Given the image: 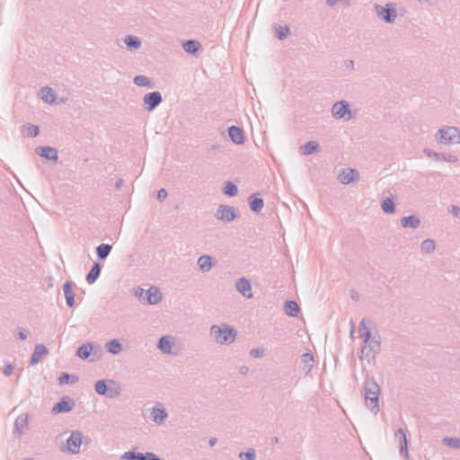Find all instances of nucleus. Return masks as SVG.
I'll list each match as a JSON object with an SVG mask.
<instances>
[{"instance_id":"nucleus-1","label":"nucleus","mask_w":460,"mask_h":460,"mask_svg":"<svg viewBox=\"0 0 460 460\" xmlns=\"http://www.w3.org/2000/svg\"><path fill=\"white\" fill-rule=\"evenodd\" d=\"M365 404L374 414L379 411L380 387L373 377L367 376L364 382Z\"/></svg>"},{"instance_id":"nucleus-2","label":"nucleus","mask_w":460,"mask_h":460,"mask_svg":"<svg viewBox=\"0 0 460 460\" xmlns=\"http://www.w3.org/2000/svg\"><path fill=\"white\" fill-rule=\"evenodd\" d=\"M94 390L97 394L113 399L121 393V387L119 383L113 379H101L94 384Z\"/></svg>"},{"instance_id":"nucleus-3","label":"nucleus","mask_w":460,"mask_h":460,"mask_svg":"<svg viewBox=\"0 0 460 460\" xmlns=\"http://www.w3.org/2000/svg\"><path fill=\"white\" fill-rule=\"evenodd\" d=\"M210 335L218 344L233 343L236 337V331L228 324H222L221 326L212 325Z\"/></svg>"},{"instance_id":"nucleus-4","label":"nucleus","mask_w":460,"mask_h":460,"mask_svg":"<svg viewBox=\"0 0 460 460\" xmlns=\"http://www.w3.org/2000/svg\"><path fill=\"white\" fill-rule=\"evenodd\" d=\"M134 295L141 303L147 305H156L162 300V293L156 287H150L146 290L137 287L134 290Z\"/></svg>"},{"instance_id":"nucleus-5","label":"nucleus","mask_w":460,"mask_h":460,"mask_svg":"<svg viewBox=\"0 0 460 460\" xmlns=\"http://www.w3.org/2000/svg\"><path fill=\"white\" fill-rule=\"evenodd\" d=\"M375 329L374 323L371 321H367L363 318L359 323L358 331L360 333V337L363 339L364 345H367L369 342L374 343L375 345H380L381 340L379 336L372 335V330Z\"/></svg>"},{"instance_id":"nucleus-6","label":"nucleus","mask_w":460,"mask_h":460,"mask_svg":"<svg viewBox=\"0 0 460 460\" xmlns=\"http://www.w3.org/2000/svg\"><path fill=\"white\" fill-rule=\"evenodd\" d=\"M459 134V128L456 127H445L440 128L436 134V140L443 145H452L456 143V138Z\"/></svg>"},{"instance_id":"nucleus-7","label":"nucleus","mask_w":460,"mask_h":460,"mask_svg":"<svg viewBox=\"0 0 460 460\" xmlns=\"http://www.w3.org/2000/svg\"><path fill=\"white\" fill-rule=\"evenodd\" d=\"M375 11L377 17L387 23H393L397 17L396 10L391 3L386 4L385 6L376 4Z\"/></svg>"},{"instance_id":"nucleus-8","label":"nucleus","mask_w":460,"mask_h":460,"mask_svg":"<svg viewBox=\"0 0 460 460\" xmlns=\"http://www.w3.org/2000/svg\"><path fill=\"white\" fill-rule=\"evenodd\" d=\"M102 347H78L75 355L80 358H89L91 362L98 361L102 357Z\"/></svg>"},{"instance_id":"nucleus-9","label":"nucleus","mask_w":460,"mask_h":460,"mask_svg":"<svg viewBox=\"0 0 460 460\" xmlns=\"http://www.w3.org/2000/svg\"><path fill=\"white\" fill-rule=\"evenodd\" d=\"M332 114L335 119L349 120L351 119V111L347 101L336 102L332 108Z\"/></svg>"},{"instance_id":"nucleus-10","label":"nucleus","mask_w":460,"mask_h":460,"mask_svg":"<svg viewBox=\"0 0 460 460\" xmlns=\"http://www.w3.org/2000/svg\"><path fill=\"white\" fill-rule=\"evenodd\" d=\"M237 216L235 208L228 205H219L215 214L217 219L225 223L232 222Z\"/></svg>"},{"instance_id":"nucleus-11","label":"nucleus","mask_w":460,"mask_h":460,"mask_svg":"<svg viewBox=\"0 0 460 460\" xmlns=\"http://www.w3.org/2000/svg\"><path fill=\"white\" fill-rule=\"evenodd\" d=\"M75 406V402L69 396H63L52 408V413H66Z\"/></svg>"},{"instance_id":"nucleus-12","label":"nucleus","mask_w":460,"mask_h":460,"mask_svg":"<svg viewBox=\"0 0 460 460\" xmlns=\"http://www.w3.org/2000/svg\"><path fill=\"white\" fill-rule=\"evenodd\" d=\"M83 434L79 430L71 432L69 438L66 439L67 450L72 454H77L80 451L82 445Z\"/></svg>"},{"instance_id":"nucleus-13","label":"nucleus","mask_w":460,"mask_h":460,"mask_svg":"<svg viewBox=\"0 0 460 460\" xmlns=\"http://www.w3.org/2000/svg\"><path fill=\"white\" fill-rule=\"evenodd\" d=\"M145 108L148 111H154L163 101L160 92H150L144 95L143 98Z\"/></svg>"},{"instance_id":"nucleus-14","label":"nucleus","mask_w":460,"mask_h":460,"mask_svg":"<svg viewBox=\"0 0 460 460\" xmlns=\"http://www.w3.org/2000/svg\"><path fill=\"white\" fill-rule=\"evenodd\" d=\"M121 460H163L153 452L127 451L121 456Z\"/></svg>"},{"instance_id":"nucleus-15","label":"nucleus","mask_w":460,"mask_h":460,"mask_svg":"<svg viewBox=\"0 0 460 460\" xmlns=\"http://www.w3.org/2000/svg\"><path fill=\"white\" fill-rule=\"evenodd\" d=\"M395 438L398 439L399 443V453L402 456H403L406 460L409 459V451H408V439L406 437V429L402 428H399L394 434Z\"/></svg>"},{"instance_id":"nucleus-16","label":"nucleus","mask_w":460,"mask_h":460,"mask_svg":"<svg viewBox=\"0 0 460 460\" xmlns=\"http://www.w3.org/2000/svg\"><path fill=\"white\" fill-rule=\"evenodd\" d=\"M168 418V413L161 403H156L151 411V419L156 424H162Z\"/></svg>"},{"instance_id":"nucleus-17","label":"nucleus","mask_w":460,"mask_h":460,"mask_svg":"<svg viewBox=\"0 0 460 460\" xmlns=\"http://www.w3.org/2000/svg\"><path fill=\"white\" fill-rule=\"evenodd\" d=\"M235 288L244 297L252 298L253 296L251 283L246 278L239 279L235 283Z\"/></svg>"},{"instance_id":"nucleus-18","label":"nucleus","mask_w":460,"mask_h":460,"mask_svg":"<svg viewBox=\"0 0 460 460\" xmlns=\"http://www.w3.org/2000/svg\"><path fill=\"white\" fill-rule=\"evenodd\" d=\"M35 151L37 155H40L41 157L47 160L57 162L58 159V150L54 147L39 146L36 148Z\"/></svg>"},{"instance_id":"nucleus-19","label":"nucleus","mask_w":460,"mask_h":460,"mask_svg":"<svg viewBox=\"0 0 460 460\" xmlns=\"http://www.w3.org/2000/svg\"><path fill=\"white\" fill-rule=\"evenodd\" d=\"M424 153L428 157L434 158L435 160H443L447 163H456L457 162V157L453 155L441 154L431 149L426 148L424 149Z\"/></svg>"},{"instance_id":"nucleus-20","label":"nucleus","mask_w":460,"mask_h":460,"mask_svg":"<svg viewBox=\"0 0 460 460\" xmlns=\"http://www.w3.org/2000/svg\"><path fill=\"white\" fill-rule=\"evenodd\" d=\"M228 136L231 141L236 145H242L244 143L243 131L237 126L233 125L228 128Z\"/></svg>"},{"instance_id":"nucleus-21","label":"nucleus","mask_w":460,"mask_h":460,"mask_svg":"<svg viewBox=\"0 0 460 460\" xmlns=\"http://www.w3.org/2000/svg\"><path fill=\"white\" fill-rule=\"evenodd\" d=\"M380 347H359L357 353L360 359L367 358L368 362L374 359L376 354L379 352Z\"/></svg>"},{"instance_id":"nucleus-22","label":"nucleus","mask_w":460,"mask_h":460,"mask_svg":"<svg viewBox=\"0 0 460 460\" xmlns=\"http://www.w3.org/2000/svg\"><path fill=\"white\" fill-rule=\"evenodd\" d=\"M249 206L252 211L259 213L261 211L264 206V200L259 196L258 193H254L248 198Z\"/></svg>"},{"instance_id":"nucleus-23","label":"nucleus","mask_w":460,"mask_h":460,"mask_svg":"<svg viewBox=\"0 0 460 460\" xmlns=\"http://www.w3.org/2000/svg\"><path fill=\"white\" fill-rule=\"evenodd\" d=\"M401 226L403 228L417 229L420 226V219L415 215L403 217L401 219Z\"/></svg>"},{"instance_id":"nucleus-24","label":"nucleus","mask_w":460,"mask_h":460,"mask_svg":"<svg viewBox=\"0 0 460 460\" xmlns=\"http://www.w3.org/2000/svg\"><path fill=\"white\" fill-rule=\"evenodd\" d=\"M73 283L70 281H66L63 285V291L66 298V303L68 307H73L75 305V293L72 289Z\"/></svg>"},{"instance_id":"nucleus-25","label":"nucleus","mask_w":460,"mask_h":460,"mask_svg":"<svg viewBox=\"0 0 460 460\" xmlns=\"http://www.w3.org/2000/svg\"><path fill=\"white\" fill-rule=\"evenodd\" d=\"M301 363L303 371L307 375L314 367V358L312 352H305L301 355Z\"/></svg>"},{"instance_id":"nucleus-26","label":"nucleus","mask_w":460,"mask_h":460,"mask_svg":"<svg viewBox=\"0 0 460 460\" xmlns=\"http://www.w3.org/2000/svg\"><path fill=\"white\" fill-rule=\"evenodd\" d=\"M356 171L354 169H343L338 176L342 184H349L355 181Z\"/></svg>"},{"instance_id":"nucleus-27","label":"nucleus","mask_w":460,"mask_h":460,"mask_svg":"<svg viewBox=\"0 0 460 460\" xmlns=\"http://www.w3.org/2000/svg\"><path fill=\"white\" fill-rule=\"evenodd\" d=\"M102 270V266L99 262H94L90 270V271L87 273L85 279L88 284L94 283L97 279L100 277Z\"/></svg>"},{"instance_id":"nucleus-28","label":"nucleus","mask_w":460,"mask_h":460,"mask_svg":"<svg viewBox=\"0 0 460 460\" xmlns=\"http://www.w3.org/2000/svg\"><path fill=\"white\" fill-rule=\"evenodd\" d=\"M124 43L129 50H136L141 47V40L138 37L133 35H127L124 38Z\"/></svg>"},{"instance_id":"nucleus-29","label":"nucleus","mask_w":460,"mask_h":460,"mask_svg":"<svg viewBox=\"0 0 460 460\" xmlns=\"http://www.w3.org/2000/svg\"><path fill=\"white\" fill-rule=\"evenodd\" d=\"M28 424V417L26 414H21L17 417L14 421V430L13 432H17L19 436H21L23 432L24 428H26Z\"/></svg>"},{"instance_id":"nucleus-30","label":"nucleus","mask_w":460,"mask_h":460,"mask_svg":"<svg viewBox=\"0 0 460 460\" xmlns=\"http://www.w3.org/2000/svg\"><path fill=\"white\" fill-rule=\"evenodd\" d=\"M48 354L47 347H35L34 351L31 357L30 364L31 366L39 363L42 358V356Z\"/></svg>"},{"instance_id":"nucleus-31","label":"nucleus","mask_w":460,"mask_h":460,"mask_svg":"<svg viewBox=\"0 0 460 460\" xmlns=\"http://www.w3.org/2000/svg\"><path fill=\"white\" fill-rule=\"evenodd\" d=\"M112 245L109 243H101L96 247V254L99 260H105L111 253Z\"/></svg>"},{"instance_id":"nucleus-32","label":"nucleus","mask_w":460,"mask_h":460,"mask_svg":"<svg viewBox=\"0 0 460 460\" xmlns=\"http://www.w3.org/2000/svg\"><path fill=\"white\" fill-rule=\"evenodd\" d=\"M198 266L203 272H208L212 268V258L209 255H201L198 259Z\"/></svg>"},{"instance_id":"nucleus-33","label":"nucleus","mask_w":460,"mask_h":460,"mask_svg":"<svg viewBox=\"0 0 460 460\" xmlns=\"http://www.w3.org/2000/svg\"><path fill=\"white\" fill-rule=\"evenodd\" d=\"M302 154L309 155L317 153L320 150V145L316 141H308L301 146Z\"/></svg>"},{"instance_id":"nucleus-34","label":"nucleus","mask_w":460,"mask_h":460,"mask_svg":"<svg viewBox=\"0 0 460 460\" xmlns=\"http://www.w3.org/2000/svg\"><path fill=\"white\" fill-rule=\"evenodd\" d=\"M79 380V377L75 375L68 374L66 372H63L58 376V382L59 385H74L77 383Z\"/></svg>"},{"instance_id":"nucleus-35","label":"nucleus","mask_w":460,"mask_h":460,"mask_svg":"<svg viewBox=\"0 0 460 460\" xmlns=\"http://www.w3.org/2000/svg\"><path fill=\"white\" fill-rule=\"evenodd\" d=\"M285 313L289 316H296L299 312V306L296 301L287 300L285 302Z\"/></svg>"},{"instance_id":"nucleus-36","label":"nucleus","mask_w":460,"mask_h":460,"mask_svg":"<svg viewBox=\"0 0 460 460\" xmlns=\"http://www.w3.org/2000/svg\"><path fill=\"white\" fill-rule=\"evenodd\" d=\"M41 99L47 103L55 102L56 93L50 87H43L41 89Z\"/></svg>"},{"instance_id":"nucleus-37","label":"nucleus","mask_w":460,"mask_h":460,"mask_svg":"<svg viewBox=\"0 0 460 460\" xmlns=\"http://www.w3.org/2000/svg\"><path fill=\"white\" fill-rule=\"evenodd\" d=\"M182 46L185 52L189 54H195L200 48V43L194 40H188Z\"/></svg>"},{"instance_id":"nucleus-38","label":"nucleus","mask_w":460,"mask_h":460,"mask_svg":"<svg viewBox=\"0 0 460 460\" xmlns=\"http://www.w3.org/2000/svg\"><path fill=\"white\" fill-rule=\"evenodd\" d=\"M381 208L385 214H393L395 211V204L393 199L385 198L382 200Z\"/></svg>"},{"instance_id":"nucleus-39","label":"nucleus","mask_w":460,"mask_h":460,"mask_svg":"<svg viewBox=\"0 0 460 460\" xmlns=\"http://www.w3.org/2000/svg\"><path fill=\"white\" fill-rule=\"evenodd\" d=\"M274 32H275V37L278 38L279 40H285L288 37V35L290 33V29L288 26L275 25Z\"/></svg>"},{"instance_id":"nucleus-40","label":"nucleus","mask_w":460,"mask_h":460,"mask_svg":"<svg viewBox=\"0 0 460 460\" xmlns=\"http://www.w3.org/2000/svg\"><path fill=\"white\" fill-rule=\"evenodd\" d=\"M223 192L226 196L234 197V196H236V194L238 192V189H237V186L234 182L226 181L224 188H223Z\"/></svg>"},{"instance_id":"nucleus-41","label":"nucleus","mask_w":460,"mask_h":460,"mask_svg":"<svg viewBox=\"0 0 460 460\" xmlns=\"http://www.w3.org/2000/svg\"><path fill=\"white\" fill-rule=\"evenodd\" d=\"M133 82L137 86H146L148 88L153 87L150 78L146 75H136L133 79Z\"/></svg>"},{"instance_id":"nucleus-42","label":"nucleus","mask_w":460,"mask_h":460,"mask_svg":"<svg viewBox=\"0 0 460 460\" xmlns=\"http://www.w3.org/2000/svg\"><path fill=\"white\" fill-rule=\"evenodd\" d=\"M436 248L435 241L432 239H426L420 243V251L425 253L432 252Z\"/></svg>"},{"instance_id":"nucleus-43","label":"nucleus","mask_w":460,"mask_h":460,"mask_svg":"<svg viewBox=\"0 0 460 460\" xmlns=\"http://www.w3.org/2000/svg\"><path fill=\"white\" fill-rule=\"evenodd\" d=\"M442 443L455 449L460 448V438H443Z\"/></svg>"},{"instance_id":"nucleus-44","label":"nucleus","mask_w":460,"mask_h":460,"mask_svg":"<svg viewBox=\"0 0 460 460\" xmlns=\"http://www.w3.org/2000/svg\"><path fill=\"white\" fill-rule=\"evenodd\" d=\"M176 342V338L172 335H164L162 336L158 341L156 342V345H174Z\"/></svg>"},{"instance_id":"nucleus-45","label":"nucleus","mask_w":460,"mask_h":460,"mask_svg":"<svg viewBox=\"0 0 460 460\" xmlns=\"http://www.w3.org/2000/svg\"><path fill=\"white\" fill-rule=\"evenodd\" d=\"M239 458L242 460H255L256 451L253 448H250L246 452H241Z\"/></svg>"},{"instance_id":"nucleus-46","label":"nucleus","mask_w":460,"mask_h":460,"mask_svg":"<svg viewBox=\"0 0 460 460\" xmlns=\"http://www.w3.org/2000/svg\"><path fill=\"white\" fill-rule=\"evenodd\" d=\"M39 127L33 124H30L25 128V135L30 137H34L39 135Z\"/></svg>"},{"instance_id":"nucleus-47","label":"nucleus","mask_w":460,"mask_h":460,"mask_svg":"<svg viewBox=\"0 0 460 460\" xmlns=\"http://www.w3.org/2000/svg\"><path fill=\"white\" fill-rule=\"evenodd\" d=\"M164 354L178 355L181 351V347H157Z\"/></svg>"},{"instance_id":"nucleus-48","label":"nucleus","mask_w":460,"mask_h":460,"mask_svg":"<svg viewBox=\"0 0 460 460\" xmlns=\"http://www.w3.org/2000/svg\"><path fill=\"white\" fill-rule=\"evenodd\" d=\"M264 354H265V349L262 347L253 348L252 349L250 350V355L252 358H261Z\"/></svg>"},{"instance_id":"nucleus-49","label":"nucleus","mask_w":460,"mask_h":460,"mask_svg":"<svg viewBox=\"0 0 460 460\" xmlns=\"http://www.w3.org/2000/svg\"><path fill=\"white\" fill-rule=\"evenodd\" d=\"M15 337L17 339H20L22 341H24L26 338H27V335H28V332L23 329V328H18L16 331H15V333H14Z\"/></svg>"},{"instance_id":"nucleus-50","label":"nucleus","mask_w":460,"mask_h":460,"mask_svg":"<svg viewBox=\"0 0 460 460\" xmlns=\"http://www.w3.org/2000/svg\"><path fill=\"white\" fill-rule=\"evenodd\" d=\"M14 366L11 363L5 362L3 373L4 376H9L13 371Z\"/></svg>"},{"instance_id":"nucleus-51","label":"nucleus","mask_w":460,"mask_h":460,"mask_svg":"<svg viewBox=\"0 0 460 460\" xmlns=\"http://www.w3.org/2000/svg\"><path fill=\"white\" fill-rule=\"evenodd\" d=\"M167 197V191L166 190L164 189H160L158 191H157V199L160 200V201H163L164 199H165Z\"/></svg>"},{"instance_id":"nucleus-52","label":"nucleus","mask_w":460,"mask_h":460,"mask_svg":"<svg viewBox=\"0 0 460 460\" xmlns=\"http://www.w3.org/2000/svg\"><path fill=\"white\" fill-rule=\"evenodd\" d=\"M106 348H107L108 352H110L113 355H118L122 350L123 347H106Z\"/></svg>"},{"instance_id":"nucleus-53","label":"nucleus","mask_w":460,"mask_h":460,"mask_svg":"<svg viewBox=\"0 0 460 460\" xmlns=\"http://www.w3.org/2000/svg\"><path fill=\"white\" fill-rule=\"evenodd\" d=\"M451 213L454 217L460 219V208L456 205H452Z\"/></svg>"},{"instance_id":"nucleus-54","label":"nucleus","mask_w":460,"mask_h":460,"mask_svg":"<svg viewBox=\"0 0 460 460\" xmlns=\"http://www.w3.org/2000/svg\"><path fill=\"white\" fill-rule=\"evenodd\" d=\"M248 371H249V368L246 366H242L239 367V373L241 375H246L248 373Z\"/></svg>"},{"instance_id":"nucleus-55","label":"nucleus","mask_w":460,"mask_h":460,"mask_svg":"<svg viewBox=\"0 0 460 460\" xmlns=\"http://www.w3.org/2000/svg\"><path fill=\"white\" fill-rule=\"evenodd\" d=\"M105 345H121L117 339H112L105 343Z\"/></svg>"},{"instance_id":"nucleus-56","label":"nucleus","mask_w":460,"mask_h":460,"mask_svg":"<svg viewBox=\"0 0 460 460\" xmlns=\"http://www.w3.org/2000/svg\"><path fill=\"white\" fill-rule=\"evenodd\" d=\"M123 182H124L123 179H121V178L118 179L115 181V188L119 190L123 185Z\"/></svg>"},{"instance_id":"nucleus-57","label":"nucleus","mask_w":460,"mask_h":460,"mask_svg":"<svg viewBox=\"0 0 460 460\" xmlns=\"http://www.w3.org/2000/svg\"><path fill=\"white\" fill-rule=\"evenodd\" d=\"M346 68H348V69H353L354 68V62H353V60H348L346 62Z\"/></svg>"},{"instance_id":"nucleus-58","label":"nucleus","mask_w":460,"mask_h":460,"mask_svg":"<svg viewBox=\"0 0 460 460\" xmlns=\"http://www.w3.org/2000/svg\"><path fill=\"white\" fill-rule=\"evenodd\" d=\"M217 438H210L209 440H208V445L209 447H214L217 443Z\"/></svg>"},{"instance_id":"nucleus-59","label":"nucleus","mask_w":460,"mask_h":460,"mask_svg":"<svg viewBox=\"0 0 460 460\" xmlns=\"http://www.w3.org/2000/svg\"><path fill=\"white\" fill-rule=\"evenodd\" d=\"M358 297H359V296H358L357 293H355V294L353 293V294L351 295V298H352V299H354V300H358Z\"/></svg>"},{"instance_id":"nucleus-60","label":"nucleus","mask_w":460,"mask_h":460,"mask_svg":"<svg viewBox=\"0 0 460 460\" xmlns=\"http://www.w3.org/2000/svg\"><path fill=\"white\" fill-rule=\"evenodd\" d=\"M456 143L460 144V128H459V134H457V137L456 138Z\"/></svg>"},{"instance_id":"nucleus-61","label":"nucleus","mask_w":460,"mask_h":460,"mask_svg":"<svg viewBox=\"0 0 460 460\" xmlns=\"http://www.w3.org/2000/svg\"><path fill=\"white\" fill-rule=\"evenodd\" d=\"M82 345H87V346H90V345H93L92 342H85V343H83Z\"/></svg>"},{"instance_id":"nucleus-62","label":"nucleus","mask_w":460,"mask_h":460,"mask_svg":"<svg viewBox=\"0 0 460 460\" xmlns=\"http://www.w3.org/2000/svg\"><path fill=\"white\" fill-rule=\"evenodd\" d=\"M272 441H273L274 443H278V442H279V439H278V438H274L272 439Z\"/></svg>"},{"instance_id":"nucleus-63","label":"nucleus","mask_w":460,"mask_h":460,"mask_svg":"<svg viewBox=\"0 0 460 460\" xmlns=\"http://www.w3.org/2000/svg\"><path fill=\"white\" fill-rule=\"evenodd\" d=\"M420 3H427L429 2V0H418Z\"/></svg>"}]
</instances>
